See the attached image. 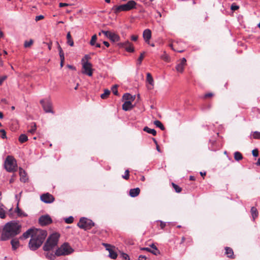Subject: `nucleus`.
I'll use <instances>...</instances> for the list:
<instances>
[{
    "instance_id": "f257e3e1",
    "label": "nucleus",
    "mask_w": 260,
    "mask_h": 260,
    "mask_svg": "<svg viewBox=\"0 0 260 260\" xmlns=\"http://www.w3.org/2000/svg\"><path fill=\"white\" fill-rule=\"evenodd\" d=\"M47 235V233L45 230L31 228L20 236L19 239L25 240L30 237L28 247L30 250H36L42 245Z\"/></svg>"
},
{
    "instance_id": "f03ea898",
    "label": "nucleus",
    "mask_w": 260,
    "mask_h": 260,
    "mask_svg": "<svg viewBox=\"0 0 260 260\" xmlns=\"http://www.w3.org/2000/svg\"><path fill=\"white\" fill-rule=\"evenodd\" d=\"M21 225L17 221L7 222L3 228L1 240L6 241L18 235L21 233Z\"/></svg>"
},
{
    "instance_id": "7ed1b4c3",
    "label": "nucleus",
    "mask_w": 260,
    "mask_h": 260,
    "mask_svg": "<svg viewBox=\"0 0 260 260\" xmlns=\"http://www.w3.org/2000/svg\"><path fill=\"white\" fill-rule=\"evenodd\" d=\"M60 235L57 233L51 234L45 242L43 249L44 251H50L53 249L58 242Z\"/></svg>"
},
{
    "instance_id": "20e7f679",
    "label": "nucleus",
    "mask_w": 260,
    "mask_h": 260,
    "mask_svg": "<svg viewBox=\"0 0 260 260\" xmlns=\"http://www.w3.org/2000/svg\"><path fill=\"white\" fill-rule=\"evenodd\" d=\"M5 168L9 172H14L17 171V166L16 160L11 155H8L5 161Z\"/></svg>"
},
{
    "instance_id": "39448f33",
    "label": "nucleus",
    "mask_w": 260,
    "mask_h": 260,
    "mask_svg": "<svg viewBox=\"0 0 260 260\" xmlns=\"http://www.w3.org/2000/svg\"><path fill=\"white\" fill-rule=\"evenodd\" d=\"M73 251V248L68 243H64L56 249L55 254L57 256L67 255L72 253Z\"/></svg>"
},
{
    "instance_id": "423d86ee",
    "label": "nucleus",
    "mask_w": 260,
    "mask_h": 260,
    "mask_svg": "<svg viewBox=\"0 0 260 260\" xmlns=\"http://www.w3.org/2000/svg\"><path fill=\"white\" fill-rule=\"evenodd\" d=\"M93 71L92 64L90 62L86 61L82 63V74L90 77L92 75Z\"/></svg>"
},
{
    "instance_id": "0eeeda50",
    "label": "nucleus",
    "mask_w": 260,
    "mask_h": 260,
    "mask_svg": "<svg viewBox=\"0 0 260 260\" xmlns=\"http://www.w3.org/2000/svg\"><path fill=\"white\" fill-rule=\"evenodd\" d=\"M40 104L42 105L44 110L46 113H54L52 110V104L50 100H42L40 101Z\"/></svg>"
},
{
    "instance_id": "6e6552de",
    "label": "nucleus",
    "mask_w": 260,
    "mask_h": 260,
    "mask_svg": "<svg viewBox=\"0 0 260 260\" xmlns=\"http://www.w3.org/2000/svg\"><path fill=\"white\" fill-rule=\"evenodd\" d=\"M52 220L49 215H42L39 219V223L41 226H46L51 224Z\"/></svg>"
},
{
    "instance_id": "1a4fd4ad",
    "label": "nucleus",
    "mask_w": 260,
    "mask_h": 260,
    "mask_svg": "<svg viewBox=\"0 0 260 260\" xmlns=\"http://www.w3.org/2000/svg\"><path fill=\"white\" fill-rule=\"evenodd\" d=\"M40 199L42 202L47 204L52 203L55 200L54 197L48 192L42 194Z\"/></svg>"
},
{
    "instance_id": "9d476101",
    "label": "nucleus",
    "mask_w": 260,
    "mask_h": 260,
    "mask_svg": "<svg viewBox=\"0 0 260 260\" xmlns=\"http://www.w3.org/2000/svg\"><path fill=\"white\" fill-rule=\"evenodd\" d=\"M102 32L113 42H118L120 40L119 36L114 32L103 30H102Z\"/></svg>"
},
{
    "instance_id": "9b49d317",
    "label": "nucleus",
    "mask_w": 260,
    "mask_h": 260,
    "mask_svg": "<svg viewBox=\"0 0 260 260\" xmlns=\"http://www.w3.org/2000/svg\"><path fill=\"white\" fill-rule=\"evenodd\" d=\"M94 225V222L88 218L82 217V229L87 230L91 229Z\"/></svg>"
},
{
    "instance_id": "f8f14e48",
    "label": "nucleus",
    "mask_w": 260,
    "mask_h": 260,
    "mask_svg": "<svg viewBox=\"0 0 260 260\" xmlns=\"http://www.w3.org/2000/svg\"><path fill=\"white\" fill-rule=\"evenodd\" d=\"M112 10L113 12L117 14L121 11H128V9L127 8V6L126 4L123 5H121L119 6H114L112 8Z\"/></svg>"
},
{
    "instance_id": "ddd939ff",
    "label": "nucleus",
    "mask_w": 260,
    "mask_h": 260,
    "mask_svg": "<svg viewBox=\"0 0 260 260\" xmlns=\"http://www.w3.org/2000/svg\"><path fill=\"white\" fill-rule=\"evenodd\" d=\"M120 46L124 48L127 52H133L134 51V49L132 43L128 41L120 43Z\"/></svg>"
},
{
    "instance_id": "4468645a",
    "label": "nucleus",
    "mask_w": 260,
    "mask_h": 260,
    "mask_svg": "<svg viewBox=\"0 0 260 260\" xmlns=\"http://www.w3.org/2000/svg\"><path fill=\"white\" fill-rule=\"evenodd\" d=\"M186 59L185 58H182L181 60L180 63H179V64H178L176 66V70L178 72H180V73L183 72V71L184 70V67L185 65L186 64Z\"/></svg>"
},
{
    "instance_id": "2eb2a0df",
    "label": "nucleus",
    "mask_w": 260,
    "mask_h": 260,
    "mask_svg": "<svg viewBox=\"0 0 260 260\" xmlns=\"http://www.w3.org/2000/svg\"><path fill=\"white\" fill-rule=\"evenodd\" d=\"M143 37L145 42L148 43L149 42V40L151 39V30L149 29H146L144 30L143 34Z\"/></svg>"
},
{
    "instance_id": "dca6fc26",
    "label": "nucleus",
    "mask_w": 260,
    "mask_h": 260,
    "mask_svg": "<svg viewBox=\"0 0 260 260\" xmlns=\"http://www.w3.org/2000/svg\"><path fill=\"white\" fill-rule=\"evenodd\" d=\"M134 107L131 101H125L122 105V109L125 111L132 110Z\"/></svg>"
},
{
    "instance_id": "f3484780",
    "label": "nucleus",
    "mask_w": 260,
    "mask_h": 260,
    "mask_svg": "<svg viewBox=\"0 0 260 260\" xmlns=\"http://www.w3.org/2000/svg\"><path fill=\"white\" fill-rule=\"evenodd\" d=\"M140 192V189L139 187L131 189L129 190V194L131 197L135 198L138 196Z\"/></svg>"
},
{
    "instance_id": "a211bd4d",
    "label": "nucleus",
    "mask_w": 260,
    "mask_h": 260,
    "mask_svg": "<svg viewBox=\"0 0 260 260\" xmlns=\"http://www.w3.org/2000/svg\"><path fill=\"white\" fill-rule=\"evenodd\" d=\"M12 248L13 250L17 249L20 246L19 240L17 239H13L11 241Z\"/></svg>"
},
{
    "instance_id": "6ab92c4d",
    "label": "nucleus",
    "mask_w": 260,
    "mask_h": 260,
    "mask_svg": "<svg viewBox=\"0 0 260 260\" xmlns=\"http://www.w3.org/2000/svg\"><path fill=\"white\" fill-rule=\"evenodd\" d=\"M19 175L20 177V181L25 182L27 180L25 172L21 168H19Z\"/></svg>"
},
{
    "instance_id": "aec40b11",
    "label": "nucleus",
    "mask_w": 260,
    "mask_h": 260,
    "mask_svg": "<svg viewBox=\"0 0 260 260\" xmlns=\"http://www.w3.org/2000/svg\"><path fill=\"white\" fill-rule=\"evenodd\" d=\"M123 100L126 101H131V102L135 99V96H133L131 94L126 93L122 96Z\"/></svg>"
},
{
    "instance_id": "412c9836",
    "label": "nucleus",
    "mask_w": 260,
    "mask_h": 260,
    "mask_svg": "<svg viewBox=\"0 0 260 260\" xmlns=\"http://www.w3.org/2000/svg\"><path fill=\"white\" fill-rule=\"evenodd\" d=\"M137 3L135 1L133 0L129 1L126 4L127 8L128 11L132 10L134 8L136 5Z\"/></svg>"
},
{
    "instance_id": "4be33fe9",
    "label": "nucleus",
    "mask_w": 260,
    "mask_h": 260,
    "mask_svg": "<svg viewBox=\"0 0 260 260\" xmlns=\"http://www.w3.org/2000/svg\"><path fill=\"white\" fill-rule=\"evenodd\" d=\"M250 212L252 216L253 220L254 221L255 219L258 216V211L255 207H252L251 208Z\"/></svg>"
},
{
    "instance_id": "5701e85b",
    "label": "nucleus",
    "mask_w": 260,
    "mask_h": 260,
    "mask_svg": "<svg viewBox=\"0 0 260 260\" xmlns=\"http://www.w3.org/2000/svg\"><path fill=\"white\" fill-rule=\"evenodd\" d=\"M46 253L45 256L47 258L50 260H54L56 256H57L55 253L53 254L52 252H50L49 251H47Z\"/></svg>"
},
{
    "instance_id": "b1692460",
    "label": "nucleus",
    "mask_w": 260,
    "mask_h": 260,
    "mask_svg": "<svg viewBox=\"0 0 260 260\" xmlns=\"http://www.w3.org/2000/svg\"><path fill=\"white\" fill-rule=\"evenodd\" d=\"M225 254L227 256L230 258H232L234 255V252L233 249L230 247H226L225 248Z\"/></svg>"
},
{
    "instance_id": "393cba45",
    "label": "nucleus",
    "mask_w": 260,
    "mask_h": 260,
    "mask_svg": "<svg viewBox=\"0 0 260 260\" xmlns=\"http://www.w3.org/2000/svg\"><path fill=\"white\" fill-rule=\"evenodd\" d=\"M143 130L149 134H152L153 136H155L156 135V132L154 129L150 128L147 126H145Z\"/></svg>"
},
{
    "instance_id": "a878e982",
    "label": "nucleus",
    "mask_w": 260,
    "mask_h": 260,
    "mask_svg": "<svg viewBox=\"0 0 260 260\" xmlns=\"http://www.w3.org/2000/svg\"><path fill=\"white\" fill-rule=\"evenodd\" d=\"M147 81L151 86H153L154 81L150 73H148L147 74Z\"/></svg>"
},
{
    "instance_id": "bb28decb",
    "label": "nucleus",
    "mask_w": 260,
    "mask_h": 260,
    "mask_svg": "<svg viewBox=\"0 0 260 260\" xmlns=\"http://www.w3.org/2000/svg\"><path fill=\"white\" fill-rule=\"evenodd\" d=\"M27 140V136L25 134H21L19 137V141L21 143H24Z\"/></svg>"
},
{
    "instance_id": "cd10ccee",
    "label": "nucleus",
    "mask_w": 260,
    "mask_h": 260,
    "mask_svg": "<svg viewBox=\"0 0 260 260\" xmlns=\"http://www.w3.org/2000/svg\"><path fill=\"white\" fill-rule=\"evenodd\" d=\"M154 124L155 125L156 127H159L161 130L165 129V127L162 124V123L159 120H155L154 121Z\"/></svg>"
},
{
    "instance_id": "c85d7f7f",
    "label": "nucleus",
    "mask_w": 260,
    "mask_h": 260,
    "mask_svg": "<svg viewBox=\"0 0 260 260\" xmlns=\"http://www.w3.org/2000/svg\"><path fill=\"white\" fill-rule=\"evenodd\" d=\"M16 212L17 213L18 216H26V214L24 213L18 207V205H17V207L16 209Z\"/></svg>"
},
{
    "instance_id": "c756f323",
    "label": "nucleus",
    "mask_w": 260,
    "mask_h": 260,
    "mask_svg": "<svg viewBox=\"0 0 260 260\" xmlns=\"http://www.w3.org/2000/svg\"><path fill=\"white\" fill-rule=\"evenodd\" d=\"M57 44L58 45V49L59 53L60 58L62 59L64 58V53L63 52V50H62L61 47H60V46L59 45V44L58 42H57Z\"/></svg>"
},
{
    "instance_id": "7c9ffc66",
    "label": "nucleus",
    "mask_w": 260,
    "mask_h": 260,
    "mask_svg": "<svg viewBox=\"0 0 260 260\" xmlns=\"http://www.w3.org/2000/svg\"><path fill=\"white\" fill-rule=\"evenodd\" d=\"M109 256L112 258V259H116L117 256V253L114 251L112 249H110L109 251Z\"/></svg>"
},
{
    "instance_id": "2f4dec72",
    "label": "nucleus",
    "mask_w": 260,
    "mask_h": 260,
    "mask_svg": "<svg viewBox=\"0 0 260 260\" xmlns=\"http://www.w3.org/2000/svg\"><path fill=\"white\" fill-rule=\"evenodd\" d=\"M234 158L235 160L239 161L242 159V155L239 152H236L234 153Z\"/></svg>"
},
{
    "instance_id": "473e14b6",
    "label": "nucleus",
    "mask_w": 260,
    "mask_h": 260,
    "mask_svg": "<svg viewBox=\"0 0 260 260\" xmlns=\"http://www.w3.org/2000/svg\"><path fill=\"white\" fill-rule=\"evenodd\" d=\"M37 129V126L35 123H32L31 125V128L29 129L28 132L31 134H34Z\"/></svg>"
},
{
    "instance_id": "72a5a7b5",
    "label": "nucleus",
    "mask_w": 260,
    "mask_h": 260,
    "mask_svg": "<svg viewBox=\"0 0 260 260\" xmlns=\"http://www.w3.org/2000/svg\"><path fill=\"white\" fill-rule=\"evenodd\" d=\"M110 93V90L105 89L104 92L101 95V98L103 99H106Z\"/></svg>"
},
{
    "instance_id": "f704fd0d",
    "label": "nucleus",
    "mask_w": 260,
    "mask_h": 260,
    "mask_svg": "<svg viewBox=\"0 0 260 260\" xmlns=\"http://www.w3.org/2000/svg\"><path fill=\"white\" fill-rule=\"evenodd\" d=\"M252 137L255 139H260V132L255 131L252 133Z\"/></svg>"
},
{
    "instance_id": "c9c22d12",
    "label": "nucleus",
    "mask_w": 260,
    "mask_h": 260,
    "mask_svg": "<svg viewBox=\"0 0 260 260\" xmlns=\"http://www.w3.org/2000/svg\"><path fill=\"white\" fill-rule=\"evenodd\" d=\"M141 250L148 251L149 252L153 253V254H154L155 255H157L158 254V252L152 251V250L150 248H148V247H143V248H141Z\"/></svg>"
},
{
    "instance_id": "e433bc0d",
    "label": "nucleus",
    "mask_w": 260,
    "mask_h": 260,
    "mask_svg": "<svg viewBox=\"0 0 260 260\" xmlns=\"http://www.w3.org/2000/svg\"><path fill=\"white\" fill-rule=\"evenodd\" d=\"M172 185L176 192L179 193L181 191L182 189L178 185H176V184H175L174 183H172Z\"/></svg>"
},
{
    "instance_id": "4c0bfd02",
    "label": "nucleus",
    "mask_w": 260,
    "mask_h": 260,
    "mask_svg": "<svg viewBox=\"0 0 260 260\" xmlns=\"http://www.w3.org/2000/svg\"><path fill=\"white\" fill-rule=\"evenodd\" d=\"M97 40V37H96V35H93L92 38H91V39L90 41V44L91 45V46H93L95 44V42Z\"/></svg>"
},
{
    "instance_id": "58836bf2",
    "label": "nucleus",
    "mask_w": 260,
    "mask_h": 260,
    "mask_svg": "<svg viewBox=\"0 0 260 260\" xmlns=\"http://www.w3.org/2000/svg\"><path fill=\"white\" fill-rule=\"evenodd\" d=\"M33 40H30L29 41H25L24 46L25 48L29 47L33 44Z\"/></svg>"
},
{
    "instance_id": "ea45409f",
    "label": "nucleus",
    "mask_w": 260,
    "mask_h": 260,
    "mask_svg": "<svg viewBox=\"0 0 260 260\" xmlns=\"http://www.w3.org/2000/svg\"><path fill=\"white\" fill-rule=\"evenodd\" d=\"M112 91L114 95H118V90H117V85H114L112 87Z\"/></svg>"
},
{
    "instance_id": "a19ab883",
    "label": "nucleus",
    "mask_w": 260,
    "mask_h": 260,
    "mask_svg": "<svg viewBox=\"0 0 260 260\" xmlns=\"http://www.w3.org/2000/svg\"><path fill=\"white\" fill-rule=\"evenodd\" d=\"M74 221V218L72 216H70L68 218L65 219V222L67 223H72Z\"/></svg>"
},
{
    "instance_id": "79ce46f5",
    "label": "nucleus",
    "mask_w": 260,
    "mask_h": 260,
    "mask_svg": "<svg viewBox=\"0 0 260 260\" xmlns=\"http://www.w3.org/2000/svg\"><path fill=\"white\" fill-rule=\"evenodd\" d=\"M91 58V57L89 55H85L83 58H82V63H84L86 61H88V60Z\"/></svg>"
},
{
    "instance_id": "37998d69",
    "label": "nucleus",
    "mask_w": 260,
    "mask_h": 260,
    "mask_svg": "<svg viewBox=\"0 0 260 260\" xmlns=\"http://www.w3.org/2000/svg\"><path fill=\"white\" fill-rule=\"evenodd\" d=\"M6 217L5 211L2 208H0V217L2 219L5 218Z\"/></svg>"
},
{
    "instance_id": "c03bdc74",
    "label": "nucleus",
    "mask_w": 260,
    "mask_h": 260,
    "mask_svg": "<svg viewBox=\"0 0 260 260\" xmlns=\"http://www.w3.org/2000/svg\"><path fill=\"white\" fill-rule=\"evenodd\" d=\"M122 178L126 180L129 178V171L128 170L125 171L124 175L122 176Z\"/></svg>"
},
{
    "instance_id": "a18cd8bd",
    "label": "nucleus",
    "mask_w": 260,
    "mask_h": 260,
    "mask_svg": "<svg viewBox=\"0 0 260 260\" xmlns=\"http://www.w3.org/2000/svg\"><path fill=\"white\" fill-rule=\"evenodd\" d=\"M0 133H1V137L2 139L7 138L6 132L4 129H1Z\"/></svg>"
},
{
    "instance_id": "49530a36",
    "label": "nucleus",
    "mask_w": 260,
    "mask_h": 260,
    "mask_svg": "<svg viewBox=\"0 0 260 260\" xmlns=\"http://www.w3.org/2000/svg\"><path fill=\"white\" fill-rule=\"evenodd\" d=\"M144 52L143 53H142L141 54H140V57H139L138 58V63L140 64L142 62V60L144 58Z\"/></svg>"
},
{
    "instance_id": "de8ad7c7",
    "label": "nucleus",
    "mask_w": 260,
    "mask_h": 260,
    "mask_svg": "<svg viewBox=\"0 0 260 260\" xmlns=\"http://www.w3.org/2000/svg\"><path fill=\"white\" fill-rule=\"evenodd\" d=\"M121 256L122 258L124 259L125 260H129V256L126 253H122L121 254Z\"/></svg>"
},
{
    "instance_id": "09e8293b",
    "label": "nucleus",
    "mask_w": 260,
    "mask_h": 260,
    "mask_svg": "<svg viewBox=\"0 0 260 260\" xmlns=\"http://www.w3.org/2000/svg\"><path fill=\"white\" fill-rule=\"evenodd\" d=\"M239 8V7L234 4H232L231 6V10L233 11H236Z\"/></svg>"
},
{
    "instance_id": "8fccbe9b",
    "label": "nucleus",
    "mask_w": 260,
    "mask_h": 260,
    "mask_svg": "<svg viewBox=\"0 0 260 260\" xmlns=\"http://www.w3.org/2000/svg\"><path fill=\"white\" fill-rule=\"evenodd\" d=\"M44 18V16L43 15H39L37 16L35 18V20L36 21H38L39 20H42Z\"/></svg>"
},
{
    "instance_id": "3c124183",
    "label": "nucleus",
    "mask_w": 260,
    "mask_h": 260,
    "mask_svg": "<svg viewBox=\"0 0 260 260\" xmlns=\"http://www.w3.org/2000/svg\"><path fill=\"white\" fill-rule=\"evenodd\" d=\"M252 155L254 157H256L258 155V151L257 150V149H254L252 150Z\"/></svg>"
},
{
    "instance_id": "603ef678",
    "label": "nucleus",
    "mask_w": 260,
    "mask_h": 260,
    "mask_svg": "<svg viewBox=\"0 0 260 260\" xmlns=\"http://www.w3.org/2000/svg\"><path fill=\"white\" fill-rule=\"evenodd\" d=\"M103 245L105 246L106 250L108 251L111 249V245L110 244H107V243H103Z\"/></svg>"
},
{
    "instance_id": "864d4df0",
    "label": "nucleus",
    "mask_w": 260,
    "mask_h": 260,
    "mask_svg": "<svg viewBox=\"0 0 260 260\" xmlns=\"http://www.w3.org/2000/svg\"><path fill=\"white\" fill-rule=\"evenodd\" d=\"M67 44L71 46H73L74 41L72 39L67 40Z\"/></svg>"
},
{
    "instance_id": "5fc2aeb1",
    "label": "nucleus",
    "mask_w": 260,
    "mask_h": 260,
    "mask_svg": "<svg viewBox=\"0 0 260 260\" xmlns=\"http://www.w3.org/2000/svg\"><path fill=\"white\" fill-rule=\"evenodd\" d=\"M150 247L152 248V249H155V251L154 252H158V254L159 253V250L157 249V247L154 245V244H152L150 245Z\"/></svg>"
},
{
    "instance_id": "6e6d98bb",
    "label": "nucleus",
    "mask_w": 260,
    "mask_h": 260,
    "mask_svg": "<svg viewBox=\"0 0 260 260\" xmlns=\"http://www.w3.org/2000/svg\"><path fill=\"white\" fill-rule=\"evenodd\" d=\"M159 221L160 222V226L161 229H164L166 225V222H164L161 220H159Z\"/></svg>"
},
{
    "instance_id": "4d7b16f0",
    "label": "nucleus",
    "mask_w": 260,
    "mask_h": 260,
    "mask_svg": "<svg viewBox=\"0 0 260 260\" xmlns=\"http://www.w3.org/2000/svg\"><path fill=\"white\" fill-rule=\"evenodd\" d=\"M162 58L164 59L166 61H169V57L167 54H164V55H162Z\"/></svg>"
},
{
    "instance_id": "13d9d810",
    "label": "nucleus",
    "mask_w": 260,
    "mask_h": 260,
    "mask_svg": "<svg viewBox=\"0 0 260 260\" xmlns=\"http://www.w3.org/2000/svg\"><path fill=\"white\" fill-rule=\"evenodd\" d=\"M139 260H146V257L145 255H140L138 257Z\"/></svg>"
},
{
    "instance_id": "bf43d9fd",
    "label": "nucleus",
    "mask_w": 260,
    "mask_h": 260,
    "mask_svg": "<svg viewBox=\"0 0 260 260\" xmlns=\"http://www.w3.org/2000/svg\"><path fill=\"white\" fill-rule=\"evenodd\" d=\"M138 36H136V35H133L131 36V39L132 41H136L138 39Z\"/></svg>"
},
{
    "instance_id": "052dcab7",
    "label": "nucleus",
    "mask_w": 260,
    "mask_h": 260,
    "mask_svg": "<svg viewBox=\"0 0 260 260\" xmlns=\"http://www.w3.org/2000/svg\"><path fill=\"white\" fill-rule=\"evenodd\" d=\"M68 6V4H67V3H59V6L60 7H65V6Z\"/></svg>"
},
{
    "instance_id": "680f3d73",
    "label": "nucleus",
    "mask_w": 260,
    "mask_h": 260,
    "mask_svg": "<svg viewBox=\"0 0 260 260\" xmlns=\"http://www.w3.org/2000/svg\"><path fill=\"white\" fill-rule=\"evenodd\" d=\"M213 95V94L212 93H208L205 95V98H210Z\"/></svg>"
},
{
    "instance_id": "e2e57ef3",
    "label": "nucleus",
    "mask_w": 260,
    "mask_h": 260,
    "mask_svg": "<svg viewBox=\"0 0 260 260\" xmlns=\"http://www.w3.org/2000/svg\"><path fill=\"white\" fill-rule=\"evenodd\" d=\"M5 79H6L5 77H0V85L2 84V83L5 80Z\"/></svg>"
},
{
    "instance_id": "0e129e2a",
    "label": "nucleus",
    "mask_w": 260,
    "mask_h": 260,
    "mask_svg": "<svg viewBox=\"0 0 260 260\" xmlns=\"http://www.w3.org/2000/svg\"><path fill=\"white\" fill-rule=\"evenodd\" d=\"M67 40L72 39V37H71V35L70 32H69L67 34Z\"/></svg>"
},
{
    "instance_id": "69168bd1",
    "label": "nucleus",
    "mask_w": 260,
    "mask_h": 260,
    "mask_svg": "<svg viewBox=\"0 0 260 260\" xmlns=\"http://www.w3.org/2000/svg\"><path fill=\"white\" fill-rule=\"evenodd\" d=\"M77 225L81 229V218L79 219Z\"/></svg>"
},
{
    "instance_id": "338daca9",
    "label": "nucleus",
    "mask_w": 260,
    "mask_h": 260,
    "mask_svg": "<svg viewBox=\"0 0 260 260\" xmlns=\"http://www.w3.org/2000/svg\"><path fill=\"white\" fill-rule=\"evenodd\" d=\"M64 58L63 59H60V67H62L63 66V63H64Z\"/></svg>"
},
{
    "instance_id": "774afa93",
    "label": "nucleus",
    "mask_w": 260,
    "mask_h": 260,
    "mask_svg": "<svg viewBox=\"0 0 260 260\" xmlns=\"http://www.w3.org/2000/svg\"><path fill=\"white\" fill-rule=\"evenodd\" d=\"M103 43L107 47H108L110 46L109 43L107 41H104Z\"/></svg>"
}]
</instances>
